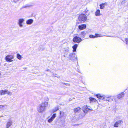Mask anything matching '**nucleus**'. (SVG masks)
Listing matches in <instances>:
<instances>
[{
    "label": "nucleus",
    "mask_w": 128,
    "mask_h": 128,
    "mask_svg": "<svg viewBox=\"0 0 128 128\" xmlns=\"http://www.w3.org/2000/svg\"><path fill=\"white\" fill-rule=\"evenodd\" d=\"M34 20L32 19H30L27 21L26 24L28 25L31 24L33 22Z\"/></svg>",
    "instance_id": "obj_16"
},
{
    "label": "nucleus",
    "mask_w": 128,
    "mask_h": 128,
    "mask_svg": "<svg viewBox=\"0 0 128 128\" xmlns=\"http://www.w3.org/2000/svg\"><path fill=\"white\" fill-rule=\"evenodd\" d=\"M104 5H105V4H101L100 5V9H101L102 10V9H103L105 7Z\"/></svg>",
    "instance_id": "obj_22"
},
{
    "label": "nucleus",
    "mask_w": 128,
    "mask_h": 128,
    "mask_svg": "<svg viewBox=\"0 0 128 128\" xmlns=\"http://www.w3.org/2000/svg\"><path fill=\"white\" fill-rule=\"evenodd\" d=\"M7 94L11 96L12 94V93L11 92L6 90H0V95H2Z\"/></svg>",
    "instance_id": "obj_3"
},
{
    "label": "nucleus",
    "mask_w": 128,
    "mask_h": 128,
    "mask_svg": "<svg viewBox=\"0 0 128 128\" xmlns=\"http://www.w3.org/2000/svg\"><path fill=\"white\" fill-rule=\"evenodd\" d=\"M56 117V114H54L53 115L52 117L49 119L48 120V122L49 123H51L54 120L55 118Z\"/></svg>",
    "instance_id": "obj_11"
},
{
    "label": "nucleus",
    "mask_w": 128,
    "mask_h": 128,
    "mask_svg": "<svg viewBox=\"0 0 128 128\" xmlns=\"http://www.w3.org/2000/svg\"><path fill=\"white\" fill-rule=\"evenodd\" d=\"M122 123L123 122L122 120H119L115 123L114 126L115 127H118L119 125L120 124H122Z\"/></svg>",
    "instance_id": "obj_10"
},
{
    "label": "nucleus",
    "mask_w": 128,
    "mask_h": 128,
    "mask_svg": "<svg viewBox=\"0 0 128 128\" xmlns=\"http://www.w3.org/2000/svg\"><path fill=\"white\" fill-rule=\"evenodd\" d=\"M5 106L3 105H0V109H1L2 108L4 107Z\"/></svg>",
    "instance_id": "obj_26"
},
{
    "label": "nucleus",
    "mask_w": 128,
    "mask_h": 128,
    "mask_svg": "<svg viewBox=\"0 0 128 128\" xmlns=\"http://www.w3.org/2000/svg\"><path fill=\"white\" fill-rule=\"evenodd\" d=\"M17 58L19 60H21L22 58V57L19 54H17Z\"/></svg>",
    "instance_id": "obj_20"
},
{
    "label": "nucleus",
    "mask_w": 128,
    "mask_h": 128,
    "mask_svg": "<svg viewBox=\"0 0 128 128\" xmlns=\"http://www.w3.org/2000/svg\"><path fill=\"white\" fill-rule=\"evenodd\" d=\"M73 41L75 43H79L82 42V40L80 38L76 36L74 38Z\"/></svg>",
    "instance_id": "obj_7"
},
{
    "label": "nucleus",
    "mask_w": 128,
    "mask_h": 128,
    "mask_svg": "<svg viewBox=\"0 0 128 128\" xmlns=\"http://www.w3.org/2000/svg\"><path fill=\"white\" fill-rule=\"evenodd\" d=\"M70 58V59L74 60L77 59V57L75 53H72L69 55Z\"/></svg>",
    "instance_id": "obj_8"
},
{
    "label": "nucleus",
    "mask_w": 128,
    "mask_h": 128,
    "mask_svg": "<svg viewBox=\"0 0 128 128\" xmlns=\"http://www.w3.org/2000/svg\"><path fill=\"white\" fill-rule=\"evenodd\" d=\"M86 24H83L78 26V28L80 30H83L86 28Z\"/></svg>",
    "instance_id": "obj_9"
},
{
    "label": "nucleus",
    "mask_w": 128,
    "mask_h": 128,
    "mask_svg": "<svg viewBox=\"0 0 128 128\" xmlns=\"http://www.w3.org/2000/svg\"><path fill=\"white\" fill-rule=\"evenodd\" d=\"M102 15L100 14V10H97L95 12V15L97 16H100Z\"/></svg>",
    "instance_id": "obj_15"
},
{
    "label": "nucleus",
    "mask_w": 128,
    "mask_h": 128,
    "mask_svg": "<svg viewBox=\"0 0 128 128\" xmlns=\"http://www.w3.org/2000/svg\"><path fill=\"white\" fill-rule=\"evenodd\" d=\"M1 75V73L0 72V76Z\"/></svg>",
    "instance_id": "obj_31"
},
{
    "label": "nucleus",
    "mask_w": 128,
    "mask_h": 128,
    "mask_svg": "<svg viewBox=\"0 0 128 128\" xmlns=\"http://www.w3.org/2000/svg\"><path fill=\"white\" fill-rule=\"evenodd\" d=\"M25 20L23 18H20L18 20V24L20 28H22L23 26V23L24 22Z\"/></svg>",
    "instance_id": "obj_6"
},
{
    "label": "nucleus",
    "mask_w": 128,
    "mask_h": 128,
    "mask_svg": "<svg viewBox=\"0 0 128 128\" xmlns=\"http://www.w3.org/2000/svg\"><path fill=\"white\" fill-rule=\"evenodd\" d=\"M106 100L108 101V102H110L109 100Z\"/></svg>",
    "instance_id": "obj_29"
},
{
    "label": "nucleus",
    "mask_w": 128,
    "mask_h": 128,
    "mask_svg": "<svg viewBox=\"0 0 128 128\" xmlns=\"http://www.w3.org/2000/svg\"><path fill=\"white\" fill-rule=\"evenodd\" d=\"M90 101L91 102H98V101L97 100L95 99L94 98L90 97Z\"/></svg>",
    "instance_id": "obj_19"
},
{
    "label": "nucleus",
    "mask_w": 128,
    "mask_h": 128,
    "mask_svg": "<svg viewBox=\"0 0 128 128\" xmlns=\"http://www.w3.org/2000/svg\"><path fill=\"white\" fill-rule=\"evenodd\" d=\"M61 113H62V112H60V114L61 115Z\"/></svg>",
    "instance_id": "obj_30"
},
{
    "label": "nucleus",
    "mask_w": 128,
    "mask_h": 128,
    "mask_svg": "<svg viewBox=\"0 0 128 128\" xmlns=\"http://www.w3.org/2000/svg\"><path fill=\"white\" fill-rule=\"evenodd\" d=\"M81 108H75L74 109V111L75 112H79L81 110Z\"/></svg>",
    "instance_id": "obj_18"
},
{
    "label": "nucleus",
    "mask_w": 128,
    "mask_h": 128,
    "mask_svg": "<svg viewBox=\"0 0 128 128\" xmlns=\"http://www.w3.org/2000/svg\"><path fill=\"white\" fill-rule=\"evenodd\" d=\"M14 58V56L11 55H8L6 58V60L8 62H11L13 61L12 59Z\"/></svg>",
    "instance_id": "obj_5"
},
{
    "label": "nucleus",
    "mask_w": 128,
    "mask_h": 128,
    "mask_svg": "<svg viewBox=\"0 0 128 128\" xmlns=\"http://www.w3.org/2000/svg\"><path fill=\"white\" fill-rule=\"evenodd\" d=\"M78 20L80 22H77L76 25L77 26L82 23L84 22L87 20V17L84 14H81L79 15L78 17Z\"/></svg>",
    "instance_id": "obj_2"
},
{
    "label": "nucleus",
    "mask_w": 128,
    "mask_h": 128,
    "mask_svg": "<svg viewBox=\"0 0 128 128\" xmlns=\"http://www.w3.org/2000/svg\"><path fill=\"white\" fill-rule=\"evenodd\" d=\"M48 103L47 102H42L38 106L37 108L38 111L39 113H43L45 111L46 108L48 107Z\"/></svg>",
    "instance_id": "obj_1"
},
{
    "label": "nucleus",
    "mask_w": 128,
    "mask_h": 128,
    "mask_svg": "<svg viewBox=\"0 0 128 128\" xmlns=\"http://www.w3.org/2000/svg\"><path fill=\"white\" fill-rule=\"evenodd\" d=\"M87 34V32L84 31L82 32L80 34V36L81 38H84L86 35Z\"/></svg>",
    "instance_id": "obj_13"
},
{
    "label": "nucleus",
    "mask_w": 128,
    "mask_h": 128,
    "mask_svg": "<svg viewBox=\"0 0 128 128\" xmlns=\"http://www.w3.org/2000/svg\"><path fill=\"white\" fill-rule=\"evenodd\" d=\"M126 41V43L127 44H128V39L127 38H126L125 39Z\"/></svg>",
    "instance_id": "obj_27"
},
{
    "label": "nucleus",
    "mask_w": 128,
    "mask_h": 128,
    "mask_svg": "<svg viewBox=\"0 0 128 128\" xmlns=\"http://www.w3.org/2000/svg\"><path fill=\"white\" fill-rule=\"evenodd\" d=\"M97 97L98 98H101L102 97L100 94H97L96 95Z\"/></svg>",
    "instance_id": "obj_24"
},
{
    "label": "nucleus",
    "mask_w": 128,
    "mask_h": 128,
    "mask_svg": "<svg viewBox=\"0 0 128 128\" xmlns=\"http://www.w3.org/2000/svg\"><path fill=\"white\" fill-rule=\"evenodd\" d=\"M88 12H89V10H88L87 9H86L85 11V12L86 13H87Z\"/></svg>",
    "instance_id": "obj_28"
},
{
    "label": "nucleus",
    "mask_w": 128,
    "mask_h": 128,
    "mask_svg": "<svg viewBox=\"0 0 128 128\" xmlns=\"http://www.w3.org/2000/svg\"><path fill=\"white\" fill-rule=\"evenodd\" d=\"M59 110V108L58 107H57L55 108L52 111L53 113H54L57 111L58 110Z\"/></svg>",
    "instance_id": "obj_21"
},
{
    "label": "nucleus",
    "mask_w": 128,
    "mask_h": 128,
    "mask_svg": "<svg viewBox=\"0 0 128 128\" xmlns=\"http://www.w3.org/2000/svg\"><path fill=\"white\" fill-rule=\"evenodd\" d=\"M124 95L125 94L124 92H122L118 95V98L119 99H122L124 97Z\"/></svg>",
    "instance_id": "obj_14"
},
{
    "label": "nucleus",
    "mask_w": 128,
    "mask_h": 128,
    "mask_svg": "<svg viewBox=\"0 0 128 128\" xmlns=\"http://www.w3.org/2000/svg\"><path fill=\"white\" fill-rule=\"evenodd\" d=\"M90 38H96L95 36H94L92 35H90Z\"/></svg>",
    "instance_id": "obj_25"
},
{
    "label": "nucleus",
    "mask_w": 128,
    "mask_h": 128,
    "mask_svg": "<svg viewBox=\"0 0 128 128\" xmlns=\"http://www.w3.org/2000/svg\"><path fill=\"white\" fill-rule=\"evenodd\" d=\"M12 120L9 121L6 124V128H9L12 125Z\"/></svg>",
    "instance_id": "obj_12"
},
{
    "label": "nucleus",
    "mask_w": 128,
    "mask_h": 128,
    "mask_svg": "<svg viewBox=\"0 0 128 128\" xmlns=\"http://www.w3.org/2000/svg\"><path fill=\"white\" fill-rule=\"evenodd\" d=\"M78 46V45L76 44L74 45L72 47V48L73 49V52H76V49Z\"/></svg>",
    "instance_id": "obj_17"
},
{
    "label": "nucleus",
    "mask_w": 128,
    "mask_h": 128,
    "mask_svg": "<svg viewBox=\"0 0 128 128\" xmlns=\"http://www.w3.org/2000/svg\"><path fill=\"white\" fill-rule=\"evenodd\" d=\"M83 112L85 113H87L89 110L93 111V110L90 107H88L87 106H84L83 108Z\"/></svg>",
    "instance_id": "obj_4"
},
{
    "label": "nucleus",
    "mask_w": 128,
    "mask_h": 128,
    "mask_svg": "<svg viewBox=\"0 0 128 128\" xmlns=\"http://www.w3.org/2000/svg\"><path fill=\"white\" fill-rule=\"evenodd\" d=\"M103 36H102L101 34H95V37L96 38L98 37H103Z\"/></svg>",
    "instance_id": "obj_23"
}]
</instances>
